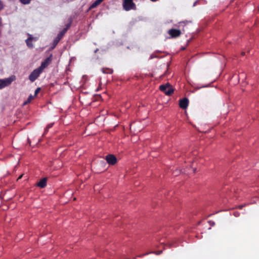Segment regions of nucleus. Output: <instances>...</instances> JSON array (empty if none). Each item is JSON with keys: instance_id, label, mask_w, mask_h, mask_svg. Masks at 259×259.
Here are the masks:
<instances>
[{"instance_id": "obj_1", "label": "nucleus", "mask_w": 259, "mask_h": 259, "mask_svg": "<svg viewBox=\"0 0 259 259\" xmlns=\"http://www.w3.org/2000/svg\"><path fill=\"white\" fill-rule=\"evenodd\" d=\"M159 90L167 96L171 95L174 91L172 87L169 83L160 85Z\"/></svg>"}, {"instance_id": "obj_2", "label": "nucleus", "mask_w": 259, "mask_h": 259, "mask_svg": "<svg viewBox=\"0 0 259 259\" xmlns=\"http://www.w3.org/2000/svg\"><path fill=\"white\" fill-rule=\"evenodd\" d=\"M72 22V19L71 17L69 18L68 19V21L67 23L65 24V27L57 35V37L59 38L60 39H61L65 34L66 33L67 30L69 29V28L70 27L71 24Z\"/></svg>"}, {"instance_id": "obj_3", "label": "nucleus", "mask_w": 259, "mask_h": 259, "mask_svg": "<svg viewBox=\"0 0 259 259\" xmlns=\"http://www.w3.org/2000/svg\"><path fill=\"white\" fill-rule=\"evenodd\" d=\"M42 72L38 68L34 69L29 75V79L31 82H34L39 77Z\"/></svg>"}, {"instance_id": "obj_4", "label": "nucleus", "mask_w": 259, "mask_h": 259, "mask_svg": "<svg viewBox=\"0 0 259 259\" xmlns=\"http://www.w3.org/2000/svg\"><path fill=\"white\" fill-rule=\"evenodd\" d=\"M123 6L124 10L129 11L134 8L135 5L133 2V0H124Z\"/></svg>"}, {"instance_id": "obj_5", "label": "nucleus", "mask_w": 259, "mask_h": 259, "mask_svg": "<svg viewBox=\"0 0 259 259\" xmlns=\"http://www.w3.org/2000/svg\"><path fill=\"white\" fill-rule=\"evenodd\" d=\"M105 159L110 165H114L117 162V158L113 154H108L106 156Z\"/></svg>"}, {"instance_id": "obj_6", "label": "nucleus", "mask_w": 259, "mask_h": 259, "mask_svg": "<svg viewBox=\"0 0 259 259\" xmlns=\"http://www.w3.org/2000/svg\"><path fill=\"white\" fill-rule=\"evenodd\" d=\"M13 79L11 78H8L4 79H0V90L10 85Z\"/></svg>"}, {"instance_id": "obj_7", "label": "nucleus", "mask_w": 259, "mask_h": 259, "mask_svg": "<svg viewBox=\"0 0 259 259\" xmlns=\"http://www.w3.org/2000/svg\"><path fill=\"white\" fill-rule=\"evenodd\" d=\"M52 59H51V56L49 57H48L46 58L44 61H43L41 63L40 66L38 67V68L41 70L42 71L43 70L46 68L51 62Z\"/></svg>"}, {"instance_id": "obj_8", "label": "nucleus", "mask_w": 259, "mask_h": 259, "mask_svg": "<svg viewBox=\"0 0 259 259\" xmlns=\"http://www.w3.org/2000/svg\"><path fill=\"white\" fill-rule=\"evenodd\" d=\"M168 34L171 37H177L181 34V31L177 29H171L168 30Z\"/></svg>"}, {"instance_id": "obj_9", "label": "nucleus", "mask_w": 259, "mask_h": 259, "mask_svg": "<svg viewBox=\"0 0 259 259\" xmlns=\"http://www.w3.org/2000/svg\"><path fill=\"white\" fill-rule=\"evenodd\" d=\"M188 99L185 98L180 100L179 106L182 109H186L188 107Z\"/></svg>"}, {"instance_id": "obj_10", "label": "nucleus", "mask_w": 259, "mask_h": 259, "mask_svg": "<svg viewBox=\"0 0 259 259\" xmlns=\"http://www.w3.org/2000/svg\"><path fill=\"white\" fill-rule=\"evenodd\" d=\"M47 178H44L41 179L36 184V186L40 187V188H44L47 186Z\"/></svg>"}, {"instance_id": "obj_11", "label": "nucleus", "mask_w": 259, "mask_h": 259, "mask_svg": "<svg viewBox=\"0 0 259 259\" xmlns=\"http://www.w3.org/2000/svg\"><path fill=\"white\" fill-rule=\"evenodd\" d=\"M32 40H36V39L31 35H30V36L26 40V43L29 48H33V45L31 42Z\"/></svg>"}, {"instance_id": "obj_12", "label": "nucleus", "mask_w": 259, "mask_h": 259, "mask_svg": "<svg viewBox=\"0 0 259 259\" xmlns=\"http://www.w3.org/2000/svg\"><path fill=\"white\" fill-rule=\"evenodd\" d=\"M103 0H96L92 5V8H94L101 3Z\"/></svg>"}, {"instance_id": "obj_13", "label": "nucleus", "mask_w": 259, "mask_h": 259, "mask_svg": "<svg viewBox=\"0 0 259 259\" xmlns=\"http://www.w3.org/2000/svg\"><path fill=\"white\" fill-rule=\"evenodd\" d=\"M34 96H33L31 95H30L28 97L27 100L24 103V105H26L28 103H29L31 101V100L34 98Z\"/></svg>"}, {"instance_id": "obj_14", "label": "nucleus", "mask_w": 259, "mask_h": 259, "mask_svg": "<svg viewBox=\"0 0 259 259\" xmlns=\"http://www.w3.org/2000/svg\"><path fill=\"white\" fill-rule=\"evenodd\" d=\"M102 71L104 73H112V70L111 69H108V68H107V69L103 68Z\"/></svg>"}, {"instance_id": "obj_15", "label": "nucleus", "mask_w": 259, "mask_h": 259, "mask_svg": "<svg viewBox=\"0 0 259 259\" xmlns=\"http://www.w3.org/2000/svg\"><path fill=\"white\" fill-rule=\"evenodd\" d=\"M60 40L61 39L59 38L56 36L53 41L54 46L55 47L58 44Z\"/></svg>"}, {"instance_id": "obj_16", "label": "nucleus", "mask_w": 259, "mask_h": 259, "mask_svg": "<svg viewBox=\"0 0 259 259\" xmlns=\"http://www.w3.org/2000/svg\"><path fill=\"white\" fill-rule=\"evenodd\" d=\"M20 1L23 4H28L30 3L31 0H20Z\"/></svg>"}, {"instance_id": "obj_17", "label": "nucleus", "mask_w": 259, "mask_h": 259, "mask_svg": "<svg viewBox=\"0 0 259 259\" xmlns=\"http://www.w3.org/2000/svg\"><path fill=\"white\" fill-rule=\"evenodd\" d=\"M40 88H37L35 91V93H34V96L35 97L37 96V95L39 93V92H40Z\"/></svg>"}, {"instance_id": "obj_18", "label": "nucleus", "mask_w": 259, "mask_h": 259, "mask_svg": "<svg viewBox=\"0 0 259 259\" xmlns=\"http://www.w3.org/2000/svg\"><path fill=\"white\" fill-rule=\"evenodd\" d=\"M54 125V123H51L47 126V130H49L50 128L52 127Z\"/></svg>"}, {"instance_id": "obj_19", "label": "nucleus", "mask_w": 259, "mask_h": 259, "mask_svg": "<svg viewBox=\"0 0 259 259\" xmlns=\"http://www.w3.org/2000/svg\"><path fill=\"white\" fill-rule=\"evenodd\" d=\"M49 130H47V127H46L45 130V132H44V135L46 134L48 132Z\"/></svg>"}, {"instance_id": "obj_20", "label": "nucleus", "mask_w": 259, "mask_h": 259, "mask_svg": "<svg viewBox=\"0 0 259 259\" xmlns=\"http://www.w3.org/2000/svg\"><path fill=\"white\" fill-rule=\"evenodd\" d=\"M162 252V251H159L158 252H155L156 254H160Z\"/></svg>"}, {"instance_id": "obj_21", "label": "nucleus", "mask_w": 259, "mask_h": 259, "mask_svg": "<svg viewBox=\"0 0 259 259\" xmlns=\"http://www.w3.org/2000/svg\"><path fill=\"white\" fill-rule=\"evenodd\" d=\"M22 177H23V175H21V176H20L19 177V178L17 179V181H18L19 179H21Z\"/></svg>"}, {"instance_id": "obj_22", "label": "nucleus", "mask_w": 259, "mask_h": 259, "mask_svg": "<svg viewBox=\"0 0 259 259\" xmlns=\"http://www.w3.org/2000/svg\"><path fill=\"white\" fill-rule=\"evenodd\" d=\"M3 8V5L2 3L0 2V10H1Z\"/></svg>"}, {"instance_id": "obj_23", "label": "nucleus", "mask_w": 259, "mask_h": 259, "mask_svg": "<svg viewBox=\"0 0 259 259\" xmlns=\"http://www.w3.org/2000/svg\"><path fill=\"white\" fill-rule=\"evenodd\" d=\"M148 254V253H147V254H142V255H139L138 256H139V257H142V256H143L144 255H146V254Z\"/></svg>"}, {"instance_id": "obj_24", "label": "nucleus", "mask_w": 259, "mask_h": 259, "mask_svg": "<svg viewBox=\"0 0 259 259\" xmlns=\"http://www.w3.org/2000/svg\"><path fill=\"white\" fill-rule=\"evenodd\" d=\"M244 55H245V52H242L241 53V55H242V56H244Z\"/></svg>"}, {"instance_id": "obj_25", "label": "nucleus", "mask_w": 259, "mask_h": 259, "mask_svg": "<svg viewBox=\"0 0 259 259\" xmlns=\"http://www.w3.org/2000/svg\"><path fill=\"white\" fill-rule=\"evenodd\" d=\"M195 170H196V169H193V172H195Z\"/></svg>"}, {"instance_id": "obj_26", "label": "nucleus", "mask_w": 259, "mask_h": 259, "mask_svg": "<svg viewBox=\"0 0 259 259\" xmlns=\"http://www.w3.org/2000/svg\"><path fill=\"white\" fill-rule=\"evenodd\" d=\"M185 23V22H180V24H181V23Z\"/></svg>"}, {"instance_id": "obj_27", "label": "nucleus", "mask_w": 259, "mask_h": 259, "mask_svg": "<svg viewBox=\"0 0 259 259\" xmlns=\"http://www.w3.org/2000/svg\"><path fill=\"white\" fill-rule=\"evenodd\" d=\"M242 207V206H240V208H241Z\"/></svg>"}]
</instances>
